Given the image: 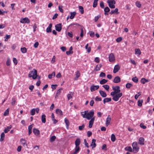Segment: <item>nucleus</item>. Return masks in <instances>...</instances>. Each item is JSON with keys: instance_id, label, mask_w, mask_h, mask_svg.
<instances>
[{"instance_id": "36", "label": "nucleus", "mask_w": 154, "mask_h": 154, "mask_svg": "<svg viewBox=\"0 0 154 154\" xmlns=\"http://www.w3.org/2000/svg\"><path fill=\"white\" fill-rule=\"evenodd\" d=\"M135 54H138V55L141 54V51L139 48L136 49L135 50Z\"/></svg>"}, {"instance_id": "42", "label": "nucleus", "mask_w": 154, "mask_h": 154, "mask_svg": "<svg viewBox=\"0 0 154 154\" xmlns=\"http://www.w3.org/2000/svg\"><path fill=\"white\" fill-rule=\"evenodd\" d=\"M107 82V80H106L105 79H103L102 80L100 81V84H101V85H103V84L106 83Z\"/></svg>"}, {"instance_id": "30", "label": "nucleus", "mask_w": 154, "mask_h": 154, "mask_svg": "<svg viewBox=\"0 0 154 154\" xmlns=\"http://www.w3.org/2000/svg\"><path fill=\"white\" fill-rule=\"evenodd\" d=\"M17 103V101L16 99L14 97L12 98V102H11L12 105L13 106H14Z\"/></svg>"}, {"instance_id": "28", "label": "nucleus", "mask_w": 154, "mask_h": 154, "mask_svg": "<svg viewBox=\"0 0 154 154\" xmlns=\"http://www.w3.org/2000/svg\"><path fill=\"white\" fill-rule=\"evenodd\" d=\"M111 100L112 99L111 98H105L103 99V103L104 104H105L106 103L111 101Z\"/></svg>"}, {"instance_id": "29", "label": "nucleus", "mask_w": 154, "mask_h": 154, "mask_svg": "<svg viewBox=\"0 0 154 154\" xmlns=\"http://www.w3.org/2000/svg\"><path fill=\"white\" fill-rule=\"evenodd\" d=\"M32 127H33V125H29L28 126V131H29L28 135H30V134H31V133H32Z\"/></svg>"}, {"instance_id": "37", "label": "nucleus", "mask_w": 154, "mask_h": 154, "mask_svg": "<svg viewBox=\"0 0 154 154\" xmlns=\"http://www.w3.org/2000/svg\"><path fill=\"white\" fill-rule=\"evenodd\" d=\"M125 149L126 150L130 152H133L131 146H128L125 148Z\"/></svg>"}, {"instance_id": "62", "label": "nucleus", "mask_w": 154, "mask_h": 154, "mask_svg": "<svg viewBox=\"0 0 154 154\" xmlns=\"http://www.w3.org/2000/svg\"><path fill=\"white\" fill-rule=\"evenodd\" d=\"M104 11L105 12H109L110 11V9L108 7H106L104 9Z\"/></svg>"}, {"instance_id": "7", "label": "nucleus", "mask_w": 154, "mask_h": 154, "mask_svg": "<svg viewBox=\"0 0 154 154\" xmlns=\"http://www.w3.org/2000/svg\"><path fill=\"white\" fill-rule=\"evenodd\" d=\"M109 60L110 62H112L115 60V57L113 53L109 54Z\"/></svg>"}, {"instance_id": "19", "label": "nucleus", "mask_w": 154, "mask_h": 154, "mask_svg": "<svg viewBox=\"0 0 154 154\" xmlns=\"http://www.w3.org/2000/svg\"><path fill=\"white\" fill-rule=\"evenodd\" d=\"M56 113L58 115L62 116L63 115V112L61 110L59 109H57L55 110Z\"/></svg>"}, {"instance_id": "34", "label": "nucleus", "mask_w": 154, "mask_h": 154, "mask_svg": "<svg viewBox=\"0 0 154 154\" xmlns=\"http://www.w3.org/2000/svg\"><path fill=\"white\" fill-rule=\"evenodd\" d=\"M76 14V13L75 12H71L70 14L71 15L69 17L71 19H73L74 18V16Z\"/></svg>"}, {"instance_id": "47", "label": "nucleus", "mask_w": 154, "mask_h": 154, "mask_svg": "<svg viewBox=\"0 0 154 154\" xmlns=\"http://www.w3.org/2000/svg\"><path fill=\"white\" fill-rule=\"evenodd\" d=\"M56 138V137L55 136H52L50 139V141L51 142H53L54 141Z\"/></svg>"}, {"instance_id": "10", "label": "nucleus", "mask_w": 154, "mask_h": 154, "mask_svg": "<svg viewBox=\"0 0 154 154\" xmlns=\"http://www.w3.org/2000/svg\"><path fill=\"white\" fill-rule=\"evenodd\" d=\"M144 141L145 139L143 137H140L138 139V144L141 146H143L144 144Z\"/></svg>"}, {"instance_id": "20", "label": "nucleus", "mask_w": 154, "mask_h": 154, "mask_svg": "<svg viewBox=\"0 0 154 154\" xmlns=\"http://www.w3.org/2000/svg\"><path fill=\"white\" fill-rule=\"evenodd\" d=\"M52 27V23H50L49 26L47 28L46 31L48 33L51 32V27Z\"/></svg>"}, {"instance_id": "21", "label": "nucleus", "mask_w": 154, "mask_h": 154, "mask_svg": "<svg viewBox=\"0 0 154 154\" xmlns=\"http://www.w3.org/2000/svg\"><path fill=\"white\" fill-rule=\"evenodd\" d=\"M76 76L74 78V80H77L78 79V78L80 76V74L79 71H77L76 72Z\"/></svg>"}, {"instance_id": "43", "label": "nucleus", "mask_w": 154, "mask_h": 154, "mask_svg": "<svg viewBox=\"0 0 154 154\" xmlns=\"http://www.w3.org/2000/svg\"><path fill=\"white\" fill-rule=\"evenodd\" d=\"M79 11L82 14H83L84 13V9L82 6H79Z\"/></svg>"}, {"instance_id": "32", "label": "nucleus", "mask_w": 154, "mask_h": 154, "mask_svg": "<svg viewBox=\"0 0 154 154\" xmlns=\"http://www.w3.org/2000/svg\"><path fill=\"white\" fill-rule=\"evenodd\" d=\"M62 90V88H60L57 90L55 98H56V97H58L59 95H60L61 93V91Z\"/></svg>"}, {"instance_id": "57", "label": "nucleus", "mask_w": 154, "mask_h": 154, "mask_svg": "<svg viewBox=\"0 0 154 154\" xmlns=\"http://www.w3.org/2000/svg\"><path fill=\"white\" fill-rule=\"evenodd\" d=\"M11 64V61L8 58L6 62V64L7 66H9Z\"/></svg>"}, {"instance_id": "6", "label": "nucleus", "mask_w": 154, "mask_h": 154, "mask_svg": "<svg viewBox=\"0 0 154 154\" xmlns=\"http://www.w3.org/2000/svg\"><path fill=\"white\" fill-rule=\"evenodd\" d=\"M20 22L22 23H30V20L28 17H26L21 19Z\"/></svg>"}, {"instance_id": "17", "label": "nucleus", "mask_w": 154, "mask_h": 154, "mask_svg": "<svg viewBox=\"0 0 154 154\" xmlns=\"http://www.w3.org/2000/svg\"><path fill=\"white\" fill-rule=\"evenodd\" d=\"M121 79L119 76H117L116 77L113 81V82L115 83H118L120 82Z\"/></svg>"}, {"instance_id": "18", "label": "nucleus", "mask_w": 154, "mask_h": 154, "mask_svg": "<svg viewBox=\"0 0 154 154\" xmlns=\"http://www.w3.org/2000/svg\"><path fill=\"white\" fill-rule=\"evenodd\" d=\"M88 111L87 110L85 111L81 112V115L84 118H87V112Z\"/></svg>"}, {"instance_id": "4", "label": "nucleus", "mask_w": 154, "mask_h": 154, "mask_svg": "<svg viewBox=\"0 0 154 154\" xmlns=\"http://www.w3.org/2000/svg\"><path fill=\"white\" fill-rule=\"evenodd\" d=\"M122 95V92L114 94V95H112V99L115 101H118Z\"/></svg>"}, {"instance_id": "25", "label": "nucleus", "mask_w": 154, "mask_h": 154, "mask_svg": "<svg viewBox=\"0 0 154 154\" xmlns=\"http://www.w3.org/2000/svg\"><path fill=\"white\" fill-rule=\"evenodd\" d=\"M102 66V65L101 64H98L96 67L95 68L94 70L96 71L100 70V68Z\"/></svg>"}, {"instance_id": "50", "label": "nucleus", "mask_w": 154, "mask_h": 154, "mask_svg": "<svg viewBox=\"0 0 154 154\" xmlns=\"http://www.w3.org/2000/svg\"><path fill=\"white\" fill-rule=\"evenodd\" d=\"M132 86V85L131 83H127L126 85V87L128 89L130 88L131 86Z\"/></svg>"}, {"instance_id": "41", "label": "nucleus", "mask_w": 154, "mask_h": 154, "mask_svg": "<svg viewBox=\"0 0 154 154\" xmlns=\"http://www.w3.org/2000/svg\"><path fill=\"white\" fill-rule=\"evenodd\" d=\"M143 102V100H139L137 101L138 103V106H139L141 107L142 105V103Z\"/></svg>"}, {"instance_id": "58", "label": "nucleus", "mask_w": 154, "mask_h": 154, "mask_svg": "<svg viewBox=\"0 0 154 154\" xmlns=\"http://www.w3.org/2000/svg\"><path fill=\"white\" fill-rule=\"evenodd\" d=\"M63 6L61 5H59L58 6V9L61 12L63 13V10L62 9Z\"/></svg>"}, {"instance_id": "46", "label": "nucleus", "mask_w": 154, "mask_h": 154, "mask_svg": "<svg viewBox=\"0 0 154 154\" xmlns=\"http://www.w3.org/2000/svg\"><path fill=\"white\" fill-rule=\"evenodd\" d=\"M132 80L135 83H137L138 82V79L137 78V77L135 76L134 77H133L132 78Z\"/></svg>"}, {"instance_id": "54", "label": "nucleus", "mask_w": 154, "mask_h": 154, "mask_svg": "<svg viewBox=\"0 0 154 154\" xmlns=\"http://www.w3.org/2000/svg\"><path fill=\"white\" fill-rule=\"evenodd\" d=\"M11 37V35H6L5 38H6L5 40V41H7L8 40V39L10 38Z\"/></svg>"}, {"instance_id": "56", "label": "nucleus", "mask_w": 154, "mask_h": 154, "mask_svg": "<svg viewBox=\"0 0 154 154\" xmlns=\"http://www.w3.org/2000/svg\"><path fill=\"white\" fill-rule=\"evenodd\" d=\"M109 5V6L111 8H114L115 7V6L114 5L108 3Z\"/></svg>"}, {"instance_id": "13", "label": "nucleus", "mask_w": 154, "mask_h": 154, "mask_svg": "<svg viewBox=\"0 0 154 154\" xmlns=\"http://www.w3.org/2000/svg\"><path fill=\"white\" fill-rule=\"evenodd\" d=\"M120 67L118 64L114 66L113 72L115 73L117 72L120 69Z\"/></svg>"}, {"instance_id": "40", "label": "nucleus", "mask_w": 154, "mask_h": 154, "mask_svg": "<svg viewBox=\"0 0 154 154\" xmlns=\"http://www.w3.org/2000/svg\"><path fill=\"white\" fill-rule=\"evenodd\" d=\"M111 140L112 142H114L116 140V136L114 134H112L111 135Z\"/></svg>"}, {"instance_id": "5", "label": "nucleus", "mask_w": 154, "mask_h": 154, "mask_svg": "<svg viewBox=\"0 0 154 154\" xmlns=\"http://www.w3.org/2000/svg\"><path fill=\"white\" fill-rule=\"evenodd\" d=\"M94 112L93 110H91L89 112L87 113V119L88 120H90L91 119L92 117H94Z\"/></svg>"}, {"instance_id": "59", "label": "nucleus", "mask_w": 154, "mask_h": 154, "mask_svg": "<svg viewBox=\"0 0 154 154\" xmlns=\"http://www.w3.org/2000/svg\"><path fill=\"white\" fill-rule=\"evenodd\" d=\"M122 40V37H119L116 38V41L117 42H120Z\"/></svg>"}, {"instance_id": "39", "label": "nucleus", "mask_w": 154, "mask_h": 154, "mask_svg": "<svg viewBox=\"0 0 154 154\" xmlns=\"http://www.w3.org/2000/svg\"><path fill=\"white\" fill-rule=\"evenodd\" d=\"M5 136V134L4 132H2L1 135V137L0 139V141L2 142L4 140V138Z\"/></svg>"}, {"instance_id": "61", "label": "nucleus", "mask_w": 154, "mask_h": 154, "mask_svg": "<svg viewBox=\"0 0 154 154\" xmlns=\"http://www.w3.org/2000/svg\"><path fill=\"white\" fill-rule=\"evenodd\" d=\"M100 7L102 8H103L104 7V3L102 2L101 1L100 2Z\"/></svg>"}, {"instance_id": "27", "label": "nucleus", "mask_w": 154, "mask_h": 154, "mask_svg": "<svg viewBox=\"0 0 154 154\" xmlns=\"http://www.w3.org/2000/svg\"><path fill=\"white\" fill-rule=\"evenodd\" d=\"M80 143V140L79 138L77 139L75 141V146L79 147V145Z\"/></svg>"}, {"instance_id": "35", "label": "nucleus", "mask_w": 154, "mask_h": 154, "mask_svg": "<svg viewBox=\"0 0 154 154\" xmlns=\"http://www.w3.org/2000/svg\"><path fill=\"white\" fill-rule=\"evenodd\" d=\"M55 75V73L54 72H53L52 74H49L48 75V77L49 79H51L52 78L54 77Z\"/></svg>"}, {"instance_id": "12", "label": "nucleus", "mask_w": 154, "mask_h": 154, "mask_svg": "<svg viewBox=\"0 0 154 154\" xmlns=\"http://www.w3.org/2000/svg\"><path fill=\"white\" fill-rule=\"evenodd\" d=\"M95 120V117H92L91 119L89 121L88 127L91 128L92 127V125L94 124V121Z\"/></svg>"}, {"instance_id": "26", "label": "nucleus", "mask_w": 154, "mask_h": 154, "mask_svg": "<svg viewBox=\"0 0 154 154\" xmlns=\"http://www.w3.org/2000/svg\"><path fill=\"white\" fill-rule=\"evenodd\" d=\"M70 26H71L72 28H77L78 26H81V25L76 23H74L71 24Z\"/></svg>"}, {"instance_id": "1", "label": "nucleus", "mask_w": 154, "mask_h": 154, "mask_svg": "<svg viewBox=\"0 0 154 154\" xmlns=\"http://www.w3.org/2000/svg\"><path fill=\"white\" fill-rule=\"evenodd\" d=\"M34 71H32L29 72L28 76L29 77H32L34 79H35L37 76V71L35 69H33Z\"/></svg>"}, {"instance_id": "2", "label": "nucleus", "mask_w": 154, "mask_h": 154, "mask_svg": "<svg viewBox=\"0 0 154 154\" xmlns=\"http://www.w3.org/2000/svg\"><path fill=\"white\" fill-rule=\"evenodd\" d=\"M132 146L133 152L134 153H137L140 149L138 146L137 143L136 142H134L132 143Z\"/></svg>"}, {"instance_id": "33", "label": "nucleus", "mask_w": 154, "mask_h": 154, "mask_svg": "<svg viewBox=\"0 0 154 154\" xmlns=\"http://www.w3.org/2000/svg\"><path fill=\"white\" fill-rule=\"evenodd\" d=\"M64 122L66 125V126L67 128L69 125V122L68 120L66 118L64 119Z\"/></svg>"}, {"instance_id": "31", "label": "nucleus", "mask_w": 154, "mask_h": 154, "mask_svg": "<svg viewBox=\"0 0 154 154\" xmlns=\"http://www.w3.org/2000/svg\"><path fill=\"white\" fill-rule=\"evenodd\" d=\"M46 116L45 115L43 114L42 116L41 120L42 122L43 123H45L46 122Z\"/></svg>"}, {"instance_id": "15", "label": "nucleus", "mask_w": 154, "mask_h": 154, "mask_svg": "<svg viewBox=\"0 0 154 154\" xmlns=\"http://www.w3.org/2000/svg\"><path fill=\"white\" fill-rule=\"evenodd\" d=\"M20 142H21V144L24 146H27L26 141L25 139H23V138L21 139L20 140Z\"/></svg>"}, {"instance_id": "3", "label": "nucleus", "mask_w": 154, "mask_h": 154, "mask_svg": "<svg viewBox=\"0 0 154 154\" xmlns=\"http://www.w3.org/2000/svg\"><path fill=\"white\" fill-rule=\"evenodd\" d=\"M120 87L118 86H117L116 87L113 86L112 87V89L114 90V91L112 92L111 93V95H114V94L120 93V92L121 90L120 89Z\"/></svg>"}, {"instance_id": "55", "label": "nucleus", "mask_w": 154, "mask_h": 154, "mask_svg": "<svg viewBox=\"0 0 154 154\" xmlns=\"http://www.w3.org/2000/svg\"><path fill=\"white\" fill-rule=\"evenodd\" d=\"M35 113V109H32L31 112L30 114L31 115L33 116L34 115Z\"/></svg>"}, {"instance_id": "52", "label": "nucleus", "mask_w": 154, "mask_h": 154, "mask_svg": "<svg viewBox=\"0 0 154 154\" xmlns=\"http://www.w3.org/2000/svg\"><path fill=\"white\" fill-rule=\"evenodd\" d=\"M135 4L136 6L138 8H140L141 7V5L140 2L138 1L136 2L135 3Z\"/></svg>"}, {"instance_id": "45", "label": "nucleus", "mask_w": 154, "mask_h": 154, "mask_svg": "<svg viewBox=\"0 0 154 154\" xmlns=\"http://www.w3.org/2000/svg\"><path fill=\"white\" fill-rule=\"evenodd\" d=\"M21 51L23 53H26L27 52V49L25 47L21 48Z\"/></svg>"}, {"instance_id": "16", "label": "nucleus", "mask_w": 154, "mask_h": 154, "mask_svg": "<svg viewBox=\"0 0 154 154\" xmlns=\"http://www.w3.org/2000/svg\"><path fill=\"white\" fill-rule=\"evenodd\" d=\"M111 119V117H110L109 115L106 119V126L110 124Z\"/></svg>"}, {"instance_id": "63", "label": "nucleus", "mask_w": 154, "mask_h": 154, "mask_svg": "<svg viewBox=\"0 0 154 154\" xmlns=\"http://www.w3.org/2000/svg\"><path fill=\"white\" fill-rule=\"evenodd\" d=\"M95 100L96 101H101L102 100V99L101 97L97 96L95 98Z\"/></svg>"}, {"instance_id": "11", "label": "nucleus", "mask_w": 154, "mask_h": 154, "mask_svg": "<svg viewBox=\"0 0 154 154\" xmlns=\"http://www.w3.org/2000/svg\"><path fill=\"white\" fill-rule=\"evenodd\" d=\"M99 88V86L97 85H91L90 87V90L91 92H93L95 90L98 89Z\"/></svg>"}, {"instance_id": "24", "label": "nucleus", "mask_w": 154, "mask_h": 154, "mask_svg": "<svg viewBox=\"0 0 154 154\" xmlns=\"http://www.w3.org/2000/svg\"><path fill=\"white\" fill-rule=\"evenodd\" d=\"M99 93L100 95L103 97H105L107 96L106 93L103 91H100Z\"/></svg>"}, {"instance_id": "14", "label": "nucleus", "mask_w": 154, "mask_h": 154, "mask_svg": "<svg viewBox=\"0 0 154 154\" xmlns=\"http://www.w3.org/2000/svg\"><path fill=\"white\" fill-rule=\"evenodd\" d=\"M80 150L79 147L75 146L74 151L71 152V154H77Z\"/></svg>"}, {"instance_id": "44", "label": "nucleus", "mask_w": 154, "mask_h": 154, "mask_svg": "<svg viewBox=\"0 0 154 154\" xmlns=\"http://www.w3.org/2000/svg\"><path fill=\"white\" fill-rule=\"evenodd\" d=\"M98 0H94L93 3V7L94 8H95L96 7V6L97 5V2H98Z\"/></svg>"}, {"instance_id": "60", "label": "nucleus", "mask_w": 154, "mask_h": 154, "mask_svg": "<svg viewBox=\"0 0 154 154\" xmlns=\"http://www.w3.org/2000/svg\"><path fill=\"white\" fill-rule=\"evenodd\" d=\"M84 127L85 125L84 124H83L82 125L79 126V129L81 131L84 129Z\"/></svg>"}, {"instance_id": "51", "label": "nucleus", "mask_w": 154, "mask_h": 154, "mask_svg": "<svg viewBox=\"0 0 154 154\" xmlns=\"http://www.w3.org/2000/svg\"><path fill=\"white\" fill-rule=\"evenodd\" d=\"M103 87L107 91H108L109 88V85H103Z\"/></svg>"}, {"instance_id": "8", "label": "nucleus", "mask_w": 154, "mask_h": 154, "mask_svg": "<svg viewBox=\"0 0 154 154\" xmlns=\"http://www.w3.org/2000/svg\"><path fill=\"white\" fill-rule=\"evenodd\" d=\"M62 25L61 23H59L55 26L56 30L60 32L62 29Z\"/></svg>"}, {"instance_id": "49", "label": "nucleus", "mask_w": 154, "mask_h": 154, "mask_svg": "<svg viewBox=\"0 0 154 154\" xmlns=\"http://www.w3.org/2000/svg\"><path fill=\"white\" fill-rule=\"evenodd\" d=\"M107 3L112 4H113L114 5L116 3V1H115L110 0H108L107 1Z\"/></svg>"}, {"instance_id": "22", "label": "nucleus", "mask_w": 154, "mask_h": 154, "mask_svg": "<svg viewBox=\"0 0 154 154\" xmlns=\"http://www.w3.org/2000/svg\"><path fill=\"white\" fill-rule=\"evenodd\" d=\"M109 13L111 14H119V12H118V9L117 8H116L114 10H111V11Z\"/></svg>"}, {"instance_id": "53", "label": "nucleus", "mask_w": 154, "mask_h": 154, "mask_svg": "<svg viewBox=\"0 0 154 154\" xmlns=\"http://www.w3.org/2000/svg\"><path fill=\"white\" fill-rule=\"evenodd\" d=\"M141 94V93L139 92L137 94H136L135 95L134 98L135 99L137 100L138 98V97Z\"/></svg>"}, {"instance_id": "64", "label": "nucleus", "mask_w": 154, "mask_h": 154, "mask_svg": "<svg viewBox=\"0 0 154 154\" xmlns=\"http://www.w3.org/2000/svg\"><path fill=\"white\" fill-rule=\"evenodd\" d=\"M140 126L141 128H142L144 129H145L146 128V127L142 123H141L140 124Z\"/></svg>"}, {"instance_id": "38", "label": "nucleus", "mask_w": 154, "mask_h": 154, "mask_svg": "<svg viewBox=\"0 0 154 154\" xmlns=\"http://www.w3.org/2000/svg\"><path fill=\"white\" fill-rule=\"evenodd\" d=\"M148 82L149 81L148 80L144 78H142L141 79V82L143 84H144L145 83Z\"/></svg>"}, {"instance_id": "9", "label": "nucleus", "mask_w": 154, "mask_h": 154, "mask_svg": "<svg viewBox=\"0 0 154 154\" xmlns=\"http://www.w3.org/2000/svg\"><path fill=\"white\" fill-rule=\"evenodd\" d=\"M33 132L36 136H39L40 132V131L38 129L35 128H33Z\"/></svg>"}, {"instance_id": "48", "label": "nucleus", "mask_w": 154, "mask_h": 154, "mask_svg": "<svg viewBox=\"0 0 154 154\" xmlns=\"http://www.w3.org/2000/svg\"><path fill=\"white\" fill-rule=\"evenodd\" d=\"M9 113V109L8 108L7 109L5 112L4 114V116H7Z\"/></svg>"}, {"instance_id": "23", "label": "nucleus", "mask_w": 154, "mask_h": 154, "mask_svg": "<svg viewBox=\"0 0 154 154\" xmlns=\"http://www.w3.org/2000/svg\"><path fill=\"white\" fill-rule=\"evenodd\" d=\"M96 140L95 139H93L92 140L91 144V146H92V149H93L96 147V144L95 143Z\"/></svg>"}]
</instances>
